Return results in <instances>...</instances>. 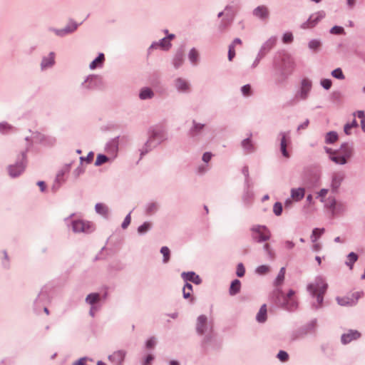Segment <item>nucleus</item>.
<instances>
[{
    "mask_svg": "<svg viewBox=\"0 0 365 365\" xmlns=\"http://www.w3.org/2000/svg\"><path fill=\"white\" fill-rule=\"evenodd\" d=\"M273 67L276 71L275 83L282 85L287 81L293 73L295 68V61L290 54L284 53L279 58L274 60Z\"/></svg>",
    "mask_w": 365,
    "mask_h": 365,
    "instance_id": "nucleus-1",
    "label": "nucleus"
},
{
    "mask_svg": "<svg viewBox=\"0 0 365 365\" xmlns=\"http://www.w3.org/2000/svg\"><path fill=\"white\" fill-rule=\"evenodd\" d=\"M168 140L166 130L160 126L155 125L148 130V138L139 148L140 158Z\"/></svg>",
    "mask_w": 365,
    "mask_h": 365,
    "instance_id": "nucleus-2",
    "label": "nucleus"
},
{
    "mask_svg": "<svg viewBox=\"0 0 365 365\" xmlns=\"http://www.w3.org/2000/svg\"><path fill=\"white\" fill-rule=\"evenodd\" d=\"M327 287L328 284L321 276L317 277L313 282L307 285V292L312 298L316 299V302L312 304V309H319L322 307L324 295L327 292Z\"/></svg>",
    "mask_w": 365,
    "mask_h": 365,
    "instance_id": "nucleus-3",
    "label": "nucleus"
},
{
    "mask_svg": "<svg viewBox=\"0 0 365 365\" xmlns=\"http://www.w3.org/2000/svg\"><path fill=\"white\" fill-rule=\"evenodd\" d=\"M196 332L201 336H203L202 343L206 345L210 343L213 339V323L209 320L207 316L202 314L197 318L196 322Z\"/></svg>",
    "mask_w": 365,
    "mask_h": 365,
    "instance_id": "nucleus-4",
    "label": "nucleus"
},
{
    "mask_svg": "<svg viewBox=\"0 0 365 365\" xmlns=\"http://www.w3.org/2000/svg\"><path fill=\"white\" fill-rule=\"evenodd\" d=\"M354 154V147L351 143H344L337 150L336 155L329 157L330 160L338 165H345L347 160L351 158Z\"/></svg>",
    "mask_w": 365,
    "mask_h": 365,
    "instance_id": "nucleus-5",
    "label": "nucleus"
},
{
    "mask_svg": "<svg viewBox=\"0 0 365 365\" xmlns=\"http://www.w3.org/2000/svg\"><path fill=\"white\" fill-rule=\"evenodd\" d=\"M252 240L257 243L268 241L271 237V232L265 225H254L250 229Z\"/></svg>",
    "mask_w": 365,
    "mask_h": 365,
    "instance_id": "nucleus-6",
    "label": "nucleus"
},
{
    "mask_svg": "<svg viewBox=\"0 0 365 365\" xmlns=\"http://www.w3.org/2000/svg\"><path fill=\"white\" fill-rule=\"evenodd\" d=\"M27 150L28 148L25 151L21 152L14 164L8 166L7 170L10 177L16 178L24 171L26 166Z\"/></svg>",
    "mask_w": 365,
    "mask_h": 365,
    "instance_id": "nucleus-7",
    "label": "nucleus"
},
{
    "mask_svg": "<svg viewBox=\"0 0 365 365\" xmlns=\"http://www.w3.org/2000/svg\"><path fill=\"white\" fill-rule=\"evenodd\" d=\"M312 87V81L308 78H303L300 83V88L295 94L294 100L296 101L306 100L309 96Z\"/></svg>",
    "mask_w": 365,
    "mask_h": 365,
    "instance_id": "nucleus-8",
    "label": "nucleus"
},
{
    "mask_svg": "<svg viewBox=\"0 0 365 365\" xmlns=\"http://www.w3.org/2000/svg\"><path fill=\"white\" fill-rule=\"evenodd\" d=\"M173 86L176 92L180 94H189L192 92L190 82L183 77L175 78L173 81Z\"/></svg>",
    "mask_w": 365,
    "mask_h": 365,
    "instance_id": "nucleus-9",
    "label": "nucleus"
},
{
    "mask_svg": "<svg viewBox=\"0 0 365 365\" xmlns=\"http://www.w3.org/2000/svg\"><path fill=\"white\" fill-rule=\"evenodd\" d=\"M72 230L75 233H86L88 234L94 230L93 223L89 221L83 220H73L71 222Z\"/></svg>",
    "mask_w": 365,
    "mask_h": 365,
    "instance_id": "nucleus-10",
    "label": "nucleus"
},
{
    "mask_svg": "<svg viewBox=\"0 0 365 365\" xmlns=\"http://www.w3.org/2000/svg\"><path fill=\"white\" fill-rule=\"evenodd\" d=\"M326 16L324 11H319L310 15L309 19L300 26L302 29H309L315 27Z\"/></svg>",
    "mask_w": 365,
    "mask_h": 365,
    "instance_id": "nucleus-11",
    "label": "nucleus"
},
{
    "mask_svg": "<svg viewBox=\"0 0 365 365\" xmlns=\"http://www.w3.org/2000/svg\"><path fill=\"white\" fill-rule=\"evenodd\" d=\"M225 17L221 21L219 25V29L222 31L225 30L232 22L235 16L234 7L231 5H227L225 8Z\"/></svg>",
    "mask_w": 365,
    "mask_h": 365,
    "instance_id": "nucleus-12",
    "label": "nucleus"
},
{
    "mask_svg": "<svg viewBox=\"0 0 365 365\" xmlns=\"http://www.w3.org/2000/svg\"><path fill=\"white\" fill-rule=\"evenodd\" d=\"M78 26V24L74 21H70L68 24L63 29L50 28L49 31L53 32L56 36L63 37L66 35L74 32Z\"/></svg>",
    "mask_w": 365,
    "mask_h": 365,
    "instance_id": "nucleus-13",
    "label": "nucleus"
},
{
    "mask_svg": "<svg viewBox=\"0 0 365 365\" xmlns=\"http://www.w3.org/2000/svg\"><path fill=\"white\" fill-rule=\"evenodd\" d=\"M98 78V76L96 75H88L81 83L79 86L80 89L83 91H88L95 89L97 87Z\"/></svg>",
    "mask_w": 365,
    "mask_h": 365,
    "instance_id": "nucleus-14",
    "label": "nucleus"
},
{
    "mask_svg": "<svg viewBox=\"0 0 365 365\" xmlns=\"http://www.w3.org/2000/svg\"><path fill=\"white\" fill-rule=\"evenodd\" d=\"M345 178V174L342 171L335 172L331 175V189L333 192H337L342 182Z\"/></svg>",
    "mask_w": 365,
    "mask_h": 365,
    "instance_id": "nucleus-15",
    "label": "nucleus"
},
{
    "mask_svg": "<svg viewBox=\"0 0 365 365\" xmlns=\"http://www.w3.org/2000/svg\"><path fill=\"white\" fill-rule=\"evenodd\" d=\"M118 137L110 140L106 145V151L110 156L111 160H113L118 152Z\"/></svg>",
    "mask_w": 365,
    "mask_h": 365,
    "instance_id": "nucleus-16",
    "label": "nucleus"
},
{
    "mask_svg": "<svg viewBox=\"0 0 365 365\" xmlns=\"http://www.w3.org/2000/svg\"><path fill=\"white\" fill-rule=\"evenodd\" d=\"M71 165V163L66 164L56 174L55 184L52 187L54 191H56L60 187V185L65 181L63 178L64 175L69 172Z\"/></svg>",
    "mask_w": 365,
    "mask_h": 365,
    "instance_id": "nucleus-17",
    "label": "nucleus"
},
{
    "mask_svg": "<svg viewBox=\"0 0 365 365\" xmlns=\"http://www.w3.org/2000/svg\"><path fill=\"white\" fill-rule=\"evenodd\" d=\"M126 354L127 351L125 350L120 349L109 355L108 359L114 365H123Z\"/></svg>",
    "mask_w": 365,
    "mask_h": 365,
    "instance_id": "nucleus-18",
    "label": "nucleus"
},
{
    "mask_svg": "<svg viewBox=\"0 0 365 365\" xmlns=\"http://www.w3.org/2000/svg\"><path fill=\"white\" fill-rule=\"evenodd\" d=\"M252 15L255 18L265 21L269 18V10L267 6L260 5L253 9Z\"/></svg>",
    "mask_w": 365,
    "mask_h": 365,
    "instance_id": "nucleus-19",
    "label": "nucleus"
},
{
    "mask_svg": "<svg viewBox=\"0 0 365 365\" xmlns=\"http://www.w3.org/2000/svg\"><path fill=\"white\" fill-rule=\"evenodd\" d=\"M279 136H281L280 140V150L284 157L289 158L290 157L289 153L287 150V145L290 143V133L287 132H280Z\"/></svg>",
    "mask_w": 365,
    "mask_h": 365,
    "instance_id": "nucleus-20",
    "label": "nucleus"
},
{
    "mask_svg": "<svg viewBox=\"0 0 365 365\" xmlns=\"http://www.w3.org/2000/svg\"><path fill=\"white\" fill-rule=\"evenodd\" d=\"M252 133H250L248 137L241 142V146L245 154H251L256 151V146L252 140Z\"/></svg>",
    "mask_w": 365,
    "mask_h": 365,
    "instance_id": "nucleus-21",
    "label": "nucleus"
},
{
    "mask_svg": "<svg viewBox=\"0 0 365 365\" xmlns=\"http://www.w3.org/2000/svg\"><path fill=\"white\" fill-rule=\"evenodd\" d=\"M277 41V36L269 37L262 43L258 52L265 56L276 45Z\"/></svg>",
    "mask_w": 365,
    "mask_h": 365,
    "instance_id": "nucleus-22",
    "label": "nucleus"
},
{
    "mask_svg": "<svg viewBox=\"0 0 365 365\" xmlns=\"http://www.w3.org/2000/svg\"><path fill=\"white\" fill-rule=\"evenodd\" d=\"M172 46V43L168 42V41L165 38V37L161 38L158 41H154L150 46L148 48V51H150L153 49L160 48L163 51H168Z\"/></svg>",
    "mask_w": 365,
    "mask_h": 365,
    "instance_id": "nucleus-23",
    "label": "nucleus"
},
{
    "mask_svg": "<svg viewBox=\"0 0 365 365\" xmlns=\"http://www.w3.org/2000/svg\"><path fill=\"white\" fill-rule=\"evenodd\" d=\"M361 334L356 330H349L346 333L341 335V341L343 344H347L354 340L358 339Z\"/></svg>",
    "mask_w": 365,
    "mask_h": 365,
    "instance_id": "nucleus-24",
    "label": "nucleus"
},
{
    "mask_svg": "<svg viewBox=\"0 0 365 365\" xmlns=\"http://www.w3.org/2000/svg\"><path fill=\"white\" fill-rule=\"evenodd\" d=\"M55 64V53L51 51L48 56H43L41 62L42 71L51 68Z\"/></svg>",
    "mask_w": 365,
    "mask_h": 365,
    "instance_id": "nucleus-25",
    "label": "nucleus"
},
{
    "mask_svg": "<svg viewBox=\"0 0 365 365\" xmlns=\"http://www.w3.org/2000/svg\"><path fill=\"white\" fill-rule=\"evenodd\" d=\"M181 277L186 282H192L196 284H200L202 282L200 277L196 274L194 272H182Z\"/></svg>",
    "mask_w": 365,
    "mask_h": 365,
    "instance_id": "nucleus-26",
    "label": "nucleus"
},
{
    "mask_svg": "<svg viewBox=\"0 0 365 365\" xmlns=\"http://www.w3.org/2000/svg\"><path fill=\"white\" fill-rule=\"evenodd\" d=\"M184 63V53L182 51H178L172 59V64L175 69L180 68Z\"/></svg>",
    "mask_w": 365,
    "mask_h": 365,
    "instance_id": "nucleus-27",
    "label": "nucleus"
},
{
    "mask_svg": "<svg viewBox=\"0 0 365 365\" xmlns=\"http://www.w3.org/2000/svg\"><path fill=\"white\" fill-rule=\"evenodd\" d=\"M205 124L196 122L195 120H192V125L189 130V134L192 137H196L199 135L205 128Z\"/></svg>",
    "mask_w": 365,
    "mask_h": 365,
    "instance_id": "nucleus-28",
    "label": "nucleus"
},
{
    "mask_svg": "<svg viewBox=\"0 0 365 365\" xmlns=\"http://www.w3.org/2000/svg\"><path fill=\"white\" fill-rule=\"evenodd\" d=\"M272 297L274 302L277 304L281 306L283 302H284V294L282 291V289L279 287H276L272 292Z\"/></svg>",
    "mask_w": 365,
    "mask_h": 365,
    "instance_id": "nucleus-29",
    "label": "nucleus"
},
{
    "mask_svg": "<svg viewBox=\"0 0 365 365\" xmlns=\"http://www.w3.org/2000/svg\"><path fill=\"white\" fill-rule=\"evenodd\" d=\"M188 60L190 63L195 66L198 64L200 61V53L195 48H192L187 54Z\"/></svg>",
    "mask_w": 365,
    "mask_h": 365,
    "instance_id": "nucleus-30",
    "label": "nucleus"
},
{
    "mask_svg": "<svg viewBox=\"0 0 365 365\" xmlns=\"http://www.w3.org/2000/svg\"><path fill=\"white\" fill-rule=\"evenodd\" d=\"M105 61V56L103 53H100L98 56L90 63L89 68L95 70L97 68H101Z\"/></svg>",
    "mask_w": 365,
    "mask_h": 365,
    "instance_id": "nucleus-31",
    "label": "nucleus"
},
{
    "mask_svg": "<svg viewBox=\"0 0 365 365\" xmlns=\"http://www.w3.org/2000/svg\"><path fill=\"white\" fill-rule=\"evenodd\" d=\"M298 303L294 298L284 300L281 307L289 311H294L297 308Z\"/></svg>",
    "mask_w": 365,
    "mask_h": 365,
    "instance_id": "nucleus-32",
    "label": "nucleus"
},
{
    "mask_svg": "<svg viewBox=\"0 0 365 365\" xmlns=\"http://www.w3.org/2000/svg\"><path fill=\"white\" fill-rule=\"evenodd\" d=\"M267 305L262 304L256 315V320L259 323H264L267 320Z\"/></svg>",
    "mask_w": 365,
    "mask_h": 365,
    "instance_id": "nucleus-33",
    "label": "nucleus"
},
{
    "mask_svg": "<svg viewBox=\"0 0 365 365\" xmlns=\"http://www.w3.org/2000/svg\"><path fill=\"white\" fill-rule=\"evenodd\" d=\"M305 190L302 187L293 188L291 190V197L295 201H299L304 197Z\"/></svg>",
    "mask_w": 365,
    "mask_h": 365,
    "instance_id": "nucleus-34",
    "label": "nucleus"
},
{
    "mask_svg": "<svg viewBox=\"0 0 365 365\" xmlns=\"http://www.w3.org/2000/svg\"><path fill=\"white\" fill-rule=\"evenodd\" d=\"M336 300L340 306H354L356 304V300L350 297H337Z\"/></svg>",
    "mask_w": 365,
    "mask_h": 365,
    "instance_id": "nucleus-35",
    "label": "nucleus"
},
{
    "mask_svg": "<svg viewBox=\"0 0 365 365\" xmlns=\"http://www.w3.org/2000/svg\"><path fill=\"white\" fill-rule=\"evenodd\" d=\"M241 289V282L239 279H235L232 282L230 289H229V294L231 296H235L237 294H238Z\"/></svg>",
    "mask_w": 365,
    "mask_h": 365,
    "instance_id": "nucleus-36",
    "label": "nucleus"
},
{
    "mask_svg": "<svg viewBox=\"0 0 365 365\" xmlns=\"http://www.w3.org/2000/svg\"><path fill=\"white\" fill-rule=\"evenodd\" d=\"M159 208V205L156 202H150L145 207V213L148 215L155 214Z\"/></svg>",
    "mask_w": 365,
    "mask_h": 365,
    "instance_id": "nucleus-37",
    "label": "nucleus"
},
{
    "mask_svg": "<svg viewBox=\"0 0 365 365\" xmlns=\"http://www.w3.org/2000/svg\"><path fill=\"white\" fill-rule=\"evenodd\" d=\"M154 96L153 91L149 88H143L139 93V98L141 100L151 99Z\"/></svg>",
    "mask_w": 365,
    "mask_h": 365,
    "instance_id": "nucleus-38",
    "label": "nucleus"
},
{
    "mask_svg": "<svg viewBox=\"0 0 365 365\" xmlns=\"http://www.w3.org/2000/svg\"><path fill=\"white\" fill-rule=\"evenodd\" d=\"M14 130V127L9 124L7 122H1L0 123V133L6 135L11 132H13Z\"/></svg>",
    "mask_w": 365,
    "mask_h": 365,
    "instance_id": "nucleus-39",
    "label": "nucleus"
},
{
    "mask_svg": "<svg viewBox=\"0 0 365 365\" xmlns=\"http://www.w3.org/2000/svg\"><path fill=\"white\" fill-rule=\"evenodd\" d=\"M357 259L358 255L355 252H350L346 257L345 264L350 269H352L354 264L357 261Z\"/></svg>",
    "mask_w": 365,
    "mask_h": 365,
    "instance_id": "nucleus-40",
    "label": "nucleus"
},
{
    "mask_svg": "<svg viewBox=\"0 0 365 365\" xmlns=\"http://www.w3.org/2000/svg\"><path fill=\"white\" fill-rule=\"evenodd\" d=\"M322 46V42L319 39H312L308 43V48L314 52H317Z\"/></svg>",
    "mask_w": 365,
    "mask_h": 365,
    "instance_id": "nucleus-41",
    "label": "nucleus"
},
{
    "mask_svg": "<svg viewBox=\"0 0 365 365\" xmlns=\"http://www.w3.org/2000/svg\"><path fill=\"white\" fill-rule=\"evenodd\" d=\"M99 300L100 294L98 293H91L86 298V302L91 306H94Z\"/></svg>",
    "mask_w": 365,
    "mask_h": 365,
    "instance_id": "nucleus-42",
    "label": "nucleus"
},
{
    "mask_svg": "<svg viewBox=\"0 0 365 365\" xmlns=\"http://www.w3.org/2000/svg\"><path fill=\"white\" fill-rule=\"evenodd\" d=\"M95 210L97 213L106 217L108 216L109 212L108 207L102 203H97L95 205Z\"/></svg>",
    "mask_w": 365,
    "mask_h": 365,
    "instance_id": "nucleus-43",
    "label": "nucleus"
},
{
    "mask_svg": "<svg viewBox=\"0 0 365 365\" xmlns=\"http://www.w3.org/2000/svg\"><path fill=\"white\" fill-rule=\"evenodd\" d=\"M338 139V135L335 131H330L326 134L325 143L327 144H332Z\"/></svg>",
    "mask_w": 365,
    "mask_h": 365,
    "instance_id": "nucleus-44",
    "label": "nucleus"
},
{
    "mask_svg": "<svg viewBox=\"0 0 365 365\" xmlns=\"http://www.w3.org/2000/svg\"><path fill=\"white\" fill-rule=\"evenodd\" d=\"M284 276H285V268L282 267L274 282V284L276 287H278L281 285L284 280Z\"/></svg>",
    "mask_w": 365,
    "mask_h": 365,
    "instance_id": "nucleus-45",
    "label": "nucleus"
},
{
    "mask_svg": "<svg viewBox=\"0 0 365 365\" xmlns=\"http://www.w3.org/2000/svg\"><path fill=\"white\" fill-rule=\"evenodd\" d=\"M325 230L324 228H314L312 230V233L310 236L311 240L312 242H315L319 237L324 232Z\"/></svg>",
    "mask_w": 365,
    "mask_h": 365,
    "instance_id": "nucleus-46",
    "label": "nucleus"
},
{
    "mask_svg": "<svg viewBox=\"0 0 365 365\" xmlns=\"http://www.w3.org/2000/svg\"><path fill=\"white\" fill-rule=\"evenodd\" d=\"M358 126V123L355 119H354L351 123H348L344 125V131L346 135H349L351 134V130L352 128H356Z\"/></svg>",
    "mask_w": 365,
    "mask_h": 365,
    "instance_id": "nucleus-47",
    "label": "nucleus"
},
{
    "mask_svg": "<svg viewBox=\"0 0 365 365\" xmlns=\"http://www.w3.org/2000/svg\"><path fill=\"white\" fill-rule=\"evenodd\" d=\"M160 253L163 256V262L164 264L168 263L169 262V260H170V249L168 247H166V246H163L160 249Z\"/></svg>",
    "mask_w": 365,
    "mask_h": 365,
    "instance_id": "nucleus-48",
    "label": "nucleus"
},
{
    "mask_svg": "<svg viewBox=\"0 0 365 365\" xmlns=\"http://www.w3.org/2000/svg\"><path fill=\"white\" fill-rule=\"evenodd\" d=\"M152 227V223L149 222H145L143 225L138 227V232L140 235H143L148 232Z\"/></svg>",
    "mask_w": 365,
    "mask_h": 365,
    "instance_id": "nucleus-49",
    "label": "nucleus"
},
{
    "mask_svg": "<svg viewBox=\"0 0 365 365\" xmlns=\"http://www.w3.org/2000/svg\"><path fill=\"white\" fill-rule=\"evenodd\" d=\"M192 292V285L186 282L182 289V294L185 299H188L191 297Z\"/></svg>",
    "mask_w": 365,
    "mask_h": 365,
    "instance_id": "nucleus-50",
    "label": "nucleus"
},
{
    "mask_svg": "<svg viewBox=\"0 0 365 365\" xmlns=\"http://www.w3.org/2000/svg\"><path fill=\"white\" fill-rule=\"evenodd\" d=\"M110 160H111L110 158V156H107V155H103V154H98L97 155V158H96V162H95V165L96 166H99L108 161H109Z\"/></svg>",
    "mask_w": 365,
    "mask_h": 365,
    "instance_id": "nucleus-51",
    "label": "nucleus"
},
{
    "mask_svg": "<svg viewBox=\"0 0 365 365\" xmlns=\"http://www.w3.org/2000/svg\"><path fill=\"white\" fill-rule=\"evenodd\" d=\"M346 210V205L343 202H337L332 213L333 215L341 214L344 213Z\"/></svg>",
    "mask_w": 365,
    "mask_h": 365,
    "instance_id": "nucleus-52",
    "label": "nucleus"
},
{
    "mask_svg": "<svg viewBox=\"0 0 365 365\" xmlns=\"http://www.w3.org/2000/svg\"><path fill=\"white\" fill-rule=\"evenodd\" d=\"M331 76L339 80H344L345 76L343 73L342 70L340 68H337L331 71Z\"/></svg>",
    "mask_w": 365,
    "mask_h": 365,
    "instance_id": "nucleus-53",
    "label": "nucleus"
},
{
    "mask_svg": "<svg viewBox=\"0 0 365 365\" xmlns=\"http://www.w3.org/2000/svg\"><path fill=\"white\" fill-rule=\"evenodd\" d=\"M241 93L245 97H249L252 95V91L250 84H246L241 87Z\"/></svg>",
    "mask_w": 365,
    "mask_h": 365,
    "instance_id": "nucleus-54",
    "label": "nucleus"
},
{
    "mask_svg": "<svg viewBox=\"0 0 365 365\" xmlns=\"http://www.w3.org/2000/svg\"><path fill=\"white\" fill-rule=\"evenodd\" d=\"M263 250L270 259L274 258V252L271 248V246L268 243H265L263 246Z\"/></svg>",
    "mask_w": 365,
    "mask_h": 365,
    "instance_id": "nucleus-55",
    "label": "nucleus"
},
{
    "mask_svg": "<svg viewBox=\"0 0 365 365\" xmlns=\"http://www.w3.org/2000/svg\"><path fill=\"white\" fill-rule=\"evenodd\" d=\"M84 172L85 168H83L82 163H80V165L73 171V175L75 178H78Z\"/></svg>",
    "mask_w": 365,
    "mask_h": 365,
    "instance_id": "nucleus-56",
    "label": "nucleus"
},
{
    "mask_svg": "<svg viewBox=\"0 0 365 365\" xmlns=\"http://www.w3.org/2000/svg\"><path fill=\"white\" fill-rule=\"evenodd\" d=\"M265 56H264L262 53H260L259 52L257 53V56L256 58H255L254 61L252 62V63L251 64L250 66V68L251 69H254L256 67H257V66L259 65L260 61L264 58Z\"/></svg>",
    "mask_w": 365,
    "mask_h": 365,
    "instance_id": "nucleus-57",
    "label": "nucleus"
},
{
    "mask_svg": "<svg viewBox=\"0 0 365 365\" xmlns=\"http://www.w3.org/2000/svg\"><path fill=\"white\" fill-rule=\"evenodd\" d=\"M269 271V267L267 265H260L256 268V273L258 274H265Z\"/></svg>",
    "mask_w": 365,
    "mask_h": 365,
    "instance_id": "nucleus-58",
    "label": "nucleus"
},
{
    "mask_svg": "<svg viewBox=\"0 0 365 365\" xmlns=\"http://www.w3.org/2000/svg\"><path fill=\"white\" fill-rule=\"evenodd\" d=\"M304 334V332L302 330H298V331H294L292 332L291 334H290V340L291 341H295L299 338H302Z\"/></svg>",
    "mask_w": 365,
    "mask_h": 365,
    "instance_id": "nucleus-59",
    "label": "nucleus"
},
{
    "mask_svg": "<svg viewBox=\"0 0 365 365\" xmlns=\"http://www.w3.org/2000/svg\"><path fill=\"white\" fill-rule=\"evenodd\" d=\"M294 37L291 32H286L283 34L282 41L284 43H290L293 41Z\"/></svg>",
    "mask_w": 365,
    "mask_h": 365,
    "instance_id": "nucleus-60",
    "label": "nucleus"
},
{
    "mask_svg": "<svg viewBox=\"0 0 365 365\" xmlns=\"http://www.w3.org/2000/svg\"><path fill=\"white\" fill-rule=\"evenodd\" d=\"M273 212L277 216H279L282 212V205L281 202H277L273 206Z\"/></svg>",
    "mask_w": 365,
    "mask_h": 365,
    "instance_id": "nucleus-61",
    "label": "nucleus"
},
{
    "mask_svg": "<svg viewBox=\"0 0 365 365\" xmlns=\"http://www.w3.org/2000/svg\"><path fill=\"white\" fill-rule=\"evenodd\" d=\"M320 85L326 90H329L332 85V82L329 78L322 79L320 81Z\"/></svg>",
    "mask_w": 365,
    "mask_h": 365,
    "instance_id": "nucleus-62",
    "label": "nucleus"
},
{
    "mask_svg": "<svg viewBox=\"0 0 365 365\" xmlns=\"http://www.w3.org/2000/svg\"><path fill=\"white\" fill-rule=\"evenodd\" d=\"M331 34H342L344 33V29L341 26H334L330 29Z\"/></svg>",
    "mask_w": 365,
    "mask_h": 365,
    "instance_id": "nucleus-63",
    "label": "nucleus"
},
{
    "mask_svg": "<svg viewBox=\"0 0 365 365\" xmlns=\"http://www.w3.org/2000/svg\"><path fill=\"white\" fill-rule=\"evenodd\" d=\"M245 269L244 267V265L242 263H239L237 266V272H236V274L239 277H242L245 275Z\"/></svg>",
    "mask_w": 365,
    "mask_h": 365,
    "instance_id": "nucleus-64",
    "label": "nucleus"
}]
</instances>
